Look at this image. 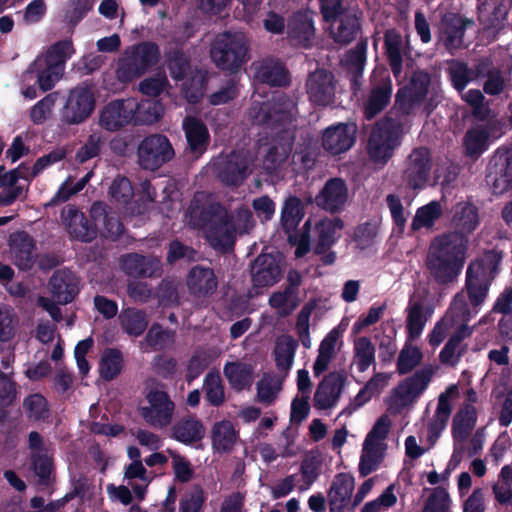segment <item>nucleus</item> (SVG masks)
<instances>
[{"label": "nucleus", "mask_w": 512, "mask_h": 512, "mask_svg": "<svg viewBox=\"0 0 512 512\" xmlns=\"http://www.w3.org/2000/svg\"><path fill=\"white\" fill-rule=\"evenodd\" d=\"M294 108V101L283 92L273 94L270 100L254 108L253 118L257 124L277 130L263 157V169L268 175L277 173L293 149L295 135L288 126L292 123Z\"/></svg>", "instance_id": "1"}, {"label": "nucleus", "mask_w": 512, "mask_h": 512, "mask_svg": "<svg viewBox=\"0 0 512 512\" xmlns=\"http://www.w3.org/2000/svg\"><path fill=\"white\" fill-rule=\"evenodd\" d=\"M469 239L461 232H445L430 244L426 265L440 285L453 283L460 275L467 256Z\"/></svg>", "instance_id": "2"}, {"label": "nucleus", "mask_w": 512, "mask_h": 512, "mask_svg": "<svg viewBox=\"0 0 512 512\" xmlns=\"http://www.w3.org/2000/svg\"><path fill=\"white\" fill-rule=\"evenodd\" d=\"M502 252L487 250L483 257L472 260L466 270L465 285L461 293H466L468 302L475 313L485 303L490 287L499 273Z\"/></svg>", "instance_id": "3"}, {"label": "nucleus", "mask_w": 512, "mask_h": 512, "mask_svg": "<svg viewBox=\"0 0 512 512\" xmlns=\"http://www.w3.org/2000/svg\"><path fill=\"white\" fill-rule=\"evenodd\" d=\"M322 19L330 23L329 35L341 46L352 43L361 32L360 17L344 6V0H322Z\"/></svg>", "instance_id": "4"}, {"label": "nucleus", "mask_w": 512, "mask_h": 512, "mask_svg": "<svg viewBox=\"0 0 512 512\" xmlns=\"http://www.w3.org/2000/svg\"><path fill=\"white\" fill-rule=\"evenodd\" d=\"M304 216L305 206L303 201L297 196H288L281 209L280 223L284 233L287 235L288 242L291 246L296 247V258L304 257L311 249V219L309 218L305 221L300 231L296 230Z\"/></svg>", "instance_id": "5"}, {"label": "nucleus", "mask_w": 512, "mask_h": 512, "mask_svg": "<svg viewBox=\"0 0 512 512\" xmlns=\"http://www.w3.org/2000/svg\"><path fill=\"white\" fill-rule=\"evenodd\" d=\"M248 50L244 34L225 31L213 41L210 55L219 69L235 73L247 61Z\"/></svg>", "instance_id": "6"}, {"label": "nucleus", "mask_w": 512, "mask_h": 512, "mask_svg": "<svg viewBox=\"0 0 512 512\" xmlns=\"http://www.w3.org/2000/svg\"><path fill=\"white\" fill-rule=\"evenodd\" d=\"M159 57L160 49L155 42L144 41L132 46L118 61L117 79L121 83H129L139 78L158 63Z\"/></svg>", "instance_id": "7"}, {"label": "nucleus", "mask_w": 512, "mask_h": 512, "mask_svg": "<svg viewBox=\"0 0 512 512\" xmlns=\"http://www.w3.org/2000/svg\"><path fill=\"white\" fill-rule=\"evenodd\" d=\"M400 131V124L392 118L385 117L376 122L367 142V152L374 164L383 167L394 156L401 144Z\"/></svg>", "instance_id": "8"}, {"label": "nucleus", "mask_w": 512, "mask_h": 512, "mask_svg": "<svg viewBox=\"0 0 512 512\" xmlns=\"http://www.w3.org/2000/svg\"><path fill=\"white\" fill-rule=\"evenodd\" d=\"M94 88L91 81H84L70 90L61 112L63 122L69 125L80 124L91 116L96 106Z\"/></svg>", "instance_id": "9"}, {"label": "nucleus", "mask_w": 512, "mask_h": 512, "mask_svg": "<svg viewBox=\"0 0 512 512\" xmlns=\"http://www.w3.org/2000/svg\"><path fill=\"white\" fill-rule=\"evenodd\" d=\"M432 165V154L427 147L413 148L403 163L402 182L408 189L423 190L430 179Z\"/></svg>", "instance_id": "10"}, {"label": "nucleus", "mask_w": 512, "mask_h": 512, "mask_svg": "<svg viewBox=\"0 0 512 512\" xmlns=\"http://www.w3.org/2000/svg\"><path fill=\"white\" fill-rule=\"evenodd\" d=\"M174 156V148L168 137L163 134L145 136L137 148L138 164L148 171L158 170Z\"/></svg>", "instance_id": "11"}, {"label": "nucleus", "mask_w": 512, "mask_h": 512, "mask_svg": "<svg viewBox=\"0 0 512 512\" xmlns=\"http://www.w3.org/2000/svg\"><path fill=\"white\" fill-rule=\"evenodd\" d=\"M148 406L139 408L141 417L150 426L162 429L171 424L175 404L166 391L151 389L146 394Z\"/></svg>", "instance_id": "12"}, {"label": "nucleus", "mask_w": 512, "mask_h": 512, "mask_svg": "<svg viewBox=\"0 0 512 512\" xmlns=\"http://www.w3.org/2000/svg\"><path fill=\"white\" fill-rule=\"evenodd\" d=\"M135 111L132 99H116L106 104L99 113V126L108 132H117L134 125Z\"/></svg>", "instance_id": "13"}, {"label": "nucleus", "mask_w": 512, "mask_h": 512, "mask_svg": "<svg viewBox=\"0 0 512 512\" xmlns=\"http://www.w3.org/2000/svg\"><path fill=\"white\" fill-rule=\"evenodd\" d=\"M206 239L215 249L227 253L233 249L237 227L234 217L226 210L205 230Z\"/></svg>", "instance_id": "14"}, {"label": "nucleus", "mask_w": 512, "mask_h": 512, "mask_svg": "<svg viewBox=\"0 0 512 512\" xmlns=\"http://www.w3.org/2000/svg\"><path fill=\"white\" fill-rule=\"evenodd\" d=\"M392 81L389 74L374 78L372 87L363 104V116L371 121L389 105L392 97Z\"/></svg>", "instance_id": "15"}, {"label": "nucleus", "mask_w": 512, "mask_h": 512, "mask_svg": "<svg viewBox=\"0 0 512 512\" xmlns=\"http://www.w3.org/2000/svg\"><path fill=\"white\" fill-rule=\"evenodd\" d=\"M90 217L96 226V232L112 241L121 237L124 232V225L117 213L110 206L102 201H96L91 205Z\"/></svg>", "instance_id": "16"}, {"label": "nucleus", "mask_w": 512, "mask_h": 512, "mask_svg": "<svg viewBox=\"0 0 512 512\" xmlns=\"http://www.w3.org/2000/svg\"><path fill=\"white\" fill-rule=\"evenodd\" d=\"M434 372L431 365H425L399 383L395 389V395L402 405H408L422 395L431 382Z\"/></svg>", "instance_id": "17"}, {"label": "nucleus", "mask_w": 512, "mask_h": 512, "mask_svg": "<svg viewBox=\"0 0 512 512\" xmlns=\"http://www.w3.org/2000/svg\"><path fill=\"white\" fill-rule=\"evenodd\" d=\"M252 285L255 288H265L276 284L282 277L279 261L272 254L258 255L250 268Z\"/></svg>", "instance_id": "18"}, {"label": "nucleus", "mask_w": 512, "mask_h": 512, "mask_svg": "<svg viewBox=\"0 0 512 512\" xmlns=\"http://www.w3.org/2000/svg\"><path fill=\"white\" fill-rule=\"evenodd\" d=\"M120 266L126 275L135 278H153L162 273V263L158 258L138 253L122 255Z\"/></svg>", "instance_id": "19"}, {"label": "nucleus", "mask_w": 512, "mask_h": 512, "mask_svg": "<svg viewBox=\"0 0 512 512\" xmlns=\"http://www.w3.org/2000/svg\"><path fill=\"white\" fill-rule=\"evenodd\" d=\"M356 128L353 124L338 123L322 131V148L332 155L349 150L355 142Z\"/></svg>", "instance_id": "20"}, {"label": "nucleus", "mask_w": 512, "mask_h": 512, "mask_svg": "<svg viewBox=\"0 0 512 512\" xmlns=\"http://www.w3.org/2000/svg\"><path fill=\"white\" fill-rule=\"evenodd\" d=\"M182 129L184 131L187 150L195 157L202 156L210 144V133L202 119L188 115L183 119Z\"/></svg>", "instance_id": "21"}, {"label": "nucleus", "mask_w": 512, "mask_h": 512, "mask_svg": "<svg viewBox=\"0 0 512 512\" xmlns=\"http://www.w3.org/2000/svg\"><path fill=\"white\" fill-rule=\"evenodd\" d=\"M494 163L487 175V181L492 184V191L495 195H501L512 189V152L498 149L495 153Z\"/></svg>", "instance_id": "22"}, {"label": "nucleus", "mask_w": 512, "mask_h": 512, "mask_svg": "<svg viewBox=\"0 0 512 512\" xmlns=\"http://www.w3.org/2000/svg\"><path fill=\"white\" fill-rule=\"evenodd\" d=\"M9 246L14 264L24 271L32 269L36 261V242L26 231H17L10 235Z\"/></svg>", "instance_id": "23"}, {"label": "nucleus", "mask_w": 512, "mask_h": 512, "mask_svg": "<svg viewBox=\"0 0 512 512\" xmlns=\"http://www.w3.org/2000/svg\"><path fill=\"white\" fill-rule=\"evenodd\" d=\"M186 285L193 297L208 298L216 292L218 279L212 268L195 265L187 274Z\"/></svg>", "instance_id": "24"}, {"label": "nucleus", "mask_w": 512, "mask_h": 512, "mask_svg": "<svg viewBox=\"0 0 512 512\" xmlns=\"http://www.w3.org/2000/svg\"><path fill=\"white\" fill-rule=\"evenodd\" d=\"M430 75L424 71L414 72L410 86L404 91L399 89L396 94V103L401 110L407 113L414 105L423 102L428 94Z\"/></svg>", "instance_id": "25"}, {"label": "nucleus", "mask_w": 512, "mask_h": 512, "mask_svg": "<svg viewBox=\"0 0 512 512\" xmlns=\"http://www.w3.org/2000/svg\"><path fill=\"white\" fill-rule=\"evenodd\" d=\"M206 434L203 422L193 414L179 418L171 427L170 437L186 446L201 442Z\"/></svg>", "instance_id": "26"}, {"label": "nucleus", "mask_w": 512, "mask_h": 512, "mask_svg": "<svg viewBox=\"0 0 512 512\" xmlns=\"http://www.w3.org/2000/svg\"><path fill=\"white\" fill-rule=\"evenodd\" d=\"M248 160L239 153L232 152L217 166V177L227 186H238L248 176Z\"/></svg>", "instance_id": "27"}, {"label": "nucleus", "mask_w": 512, "mask_h": 512, "mask_svg": "<svg viewBox=\"0 0 512 512\" xmlns=\"http://www.w3.org/2000/svg\"><path fill=\"white\" fill-rule=\"evenodd\" d=\"M67 221L66 229L71 238L82 242H91L97 237L96 226L83 212L74 206H68L62 211Z\"/></svg>", "instance_id": "28"}, {"label": "nucleus", "mask_w": 512, "mask_h": 512, "mask_svg": "<svg viewBox=\"0 0 512 512\" xmlns=\"http://www.w3.org/2000/svg\"><path fill=\"white\" fill-rule=\"evenodd\" d=\"M63 71L48 64L45 59L36 57L24 72V80H35L38 88L42 92H47L54 88L60 80Z\"/></svg>", "instance_id": "29"}, {"label": "nucleus", "mask_w": 512, "mask_h": 512, "mask_svg": "<svg viewBox=\"0 0 512 512\" xmlns=\"http://www.w3.org/2000/svg\"><path fill=\"white\" fill-rule=\"evenodd\" d=\"M49 286L53 299L62 305L71 303L79 292L75 276L64 270L54 272Z\"/></svg>", "instance_id": "30"}, {"label": "nucleus", "mask_w": 512, "mask_h": 512, "mask_svg": "<svg viewBox=\"0 0 512 512\" xmlns=\"http://www.w3.org/2000/svg\"><path fill=\"white\" fill-rule=\"evenodd\" d=\"M256 78L271 87H284L290 83V74L279 60L264 59L256 69Z\"/></svg>", "instance_id": "31"}, {"label": "nucleus", "mask_w": 512, "mask_h": 512, "mask_svg": "<svg viewBox=\"0 0 512 512\" xmlns=\"http://www.w3.org/2000/svg\"><path fill=\"white\" fill-rule=\"evenodd\" d=\"M353 489L354 478L351 475L337 474L328 494L330 512H343L350 501Z\"/></svg>", "instance_id": "32"}, {"label": "nucleus", "mask_w": 512, "mask_h": 512, "mask_svg": "<svg viewBox=\"0 0 512 512\" xmlns=\"http://www.w3.org/2000/svg\"><path fill=\"white\" fill-rule=\"evenodd\" d=\"M473 24V20L465 19L459 14H449L445 16L442 20V29L446 48H461L466 29Z\"/></svg>", "instance_id": "33"}, {"label": "nucleus", "mask_w": 512, "mask_h": 512, "mask_svg": "<svg viewBox=\"0 0 512 512\" xmlns=\"http://www.w3.org/2000/svg\"><path fill=\"white\" fill-rule=\"evenodd\" d=\"M451 225L453 232H461L468 237L479 225L478 208L470 202H459L452 209Z\"/></svg>", "instance_id": "34"}, {"label": "nucleus", "mask_w": 512, "mask_h": 512, "mask_svg": "<svg viewBox=\"0 0 512 512\" xmlns=\"http://www.w3.org/2000/svg\"><path fill=\"white\" fill-rule=\"evenodd\" d=\"M348 198L346 183L341 178H332L322 188V210L331 213L343 210Z\"/></svg>", "instance_id": "35"}, {"label": "nucleus", "mask_w": 512, "mask_h": 512, "mask_svg": "<svg viewBox=\"0 0 512 512\" xmlns=\"http://www.w3.org/2000/svg\"><path fill=\"white\" fill-rule=\"evenodd\" d=\"M226 210L219 202L202 204L195 197L188 208V213L195 227L206 230Z\"/></svg>", "instance_id": "36"}, {"label": "nucleus", "mask_w": 512, "mask_h": 512, "mask_svg": "<svg viewBox=\"0 0 512 512\" xmlns=\"http://www.w3.org/2000/svg\"><path fill=\"white\" fill-rule=\"evenodd\" d=\"M490 134L491 129L485 125L468 129L462 141L465 155L474 160L478 159L489 147Z\"/></svg>", "instance_id": "37"}, {"label": "nucleus", "mask_w": 512, "mask_h": 512, "mask_svg": "<svg viewBox=\"0 0 512 512\" xmlns=\"http://www.w3.org/2000/svg\"><path fill=\"white\" fill-rule=\"evenodd\" d=\"M402 35L395 28L387 29L384 33V50L395 78H398L403 69Z\"/></svg>", "instance_id": "38"}, {"label": "nucleus", "mask_w": 512, "mask_h": 512, "mask_svg": "<svg viewBox=\"0 0 512 512\" xmlns=\"http://www.w3.org/2000/svg\"><path fill=\"white\" fill-rule=\"evenodd\" d=\"M238 432L229 420L215 422L211 431V444L218 453H229L233 450Z\"/></svg>", "instance_id": "39"}, {"label": "nucleus", "mask_w": 512, "mask_h": 512, "mask_svg": "<svg viewBox=\"0 0 512 512\" xmlns=\"http://www.w3.org/2000/svg\"><path fill=\"white\" fill-rule=\"evenodd\" d=\"M223 373L235 391L240 392L250 388L253 383L254 369L250 364L241 361L227 362L224 365Z\"/></svg>", "instance_id": "40"}, {"label": "nucleus", "mask_w": 512, "mask_h": 512, "mask_svg": "<svg viewBox=\"0 0 512 512\" xmlns=\"http://www.w3.org/2000/svg\"><path fill=\"white\" fill-rule=\"evenodd\" d=\"M346 380L347 373L345 370L331 372L322 379V410L336 404Z\"/></svg>", "instance_id": "41"}, {"label": "nucleus", "mask_w": 512, "mask_h": 512, "mask_svg": "<svg viewBox=\"0 0 512 512\" xmlns=\"http://www.w3.org/2000/svg\"><path fill=\"white\" fill-rule=\"evenodd\" d=\"M476 421V408L472 404H464L453 418L452 437L454 441L466 440L474 429Z\"/></svg>", "instance_id": "42"}, {"label": "nucleus", "mask_w": 512, "mask_h": 512, "mask_svg": "<svg viewBox=\"0 0 512 512\" xmlns=\"http://www.w3.org/2000/svg\"><path fill=\"white\" fill-rule=\"evenodd\" d=\"M367 40H360L356 46L346 52L344 63L347 70L352 75V86L359 85V79L362 78L366 64Z\"/></svg>", "instance_id": "43"}, {"label": "nucleus", "mask_w": 512, "mask_h": 512, "mask_svg": "<svg viewBox=\"0 0 512 512\" xmlns=\"http://www.w3.org/2000/svg\"><path fill=\"white\" fill-rule=\"evenodd\" d=\"M375 353V346L369 337L361 336L354 340L353 361L357 366L358 372L363 373L371 365H376Z\"/></svg>", "instance_id": "44"}, {"label": "nucleus", "mask_w": 512, "mask_h": 512, "mask_svg": "<svg viewBox=\"0 0 512 512\" xmlns=\"http://www.w3.org/2000/svg\"><path fill=\"white\" fill-rule=\"evenodd\" d=\"M123 354L117 348H107L99 362V374L105 381L115 379L123 369Z\"/></svg>", "instance_id": "45"}, {"label": "nucleus", "mask_w": 512, "mask_h": 512, "mask_svg": "<svg viewBox=\"0 0 512 512\" xmlns=\"http://www.w3.org/2000/svg\"><path fill=\"white\" fill-rule=\"evenodd\" d=\"M133 110L135 111L134 125H150L160 120L163 113V107L158 100L147 99L139 103L133 100Z\"/></svg>", "instance_id": "46"}, {"label": "nucleus", "mask_w": 512, "mask_h": 512, "mask_svg": "<svg viewBox=\"0 0 512 512\" xmlns=\"http://www.w3.org/2000/svg\"><path fill=\"white\" fill-rule=\"evenodd\" d=\"M74 52L72 39L66 38L55 42L48 48L45 54L38 57L45 59L48 64L63 71L66 61L71 58Z\"/></svg>", "instance_id": "47"}, {"label": "nucleus", "mask_w": 512, "mask_h": 512, "mask_svg": "<svg viewBox=\"0 0 512 512\" xmlns=\"http://www.w3.org/2000/svg\"><path fill=\"white\" fill-rule=\"evenodd\" d=\"M23 408L28 419L36 422H48L51 411L47 399L40 393H33L23 400Z\"/></svg>", "instance_id": "48"}, {"label": "nucleus", "mask_w": 512, "mask_h": 512, "mask_svg": "<svg viewBox=\"0 0 512 512\" xmlns=\"http://www.w3.org/2000/svg\"><path fill=\"white\" fill-rule=\"evenodd\" d=\"M456 390L455 385H451L446 393L440 394L435 412V419L428 424V432L431 436L438 437L440 432L446 427L449 420L452 406L448 399V394Z\"/></svg>", "instance_id": "49"}, {"label": "nucleus", "mask_w": 512, "mask_h": 512, "mask_svg": "<svg viewBox=\"0 0 512 512\" xmlns=\"http://www.w3.org/2000/svg\"><path fill=\"white\" fill-rule=\"evenodd\" d=\"M442 207L438 201H431L419 207L412 219L411 230L419 231L422 228L431 229L442 216Z\"/></svg>", "instance_id": "50"}, {"label": "nucleus", "mask_w": 512, "mask_h": 512, "mask_svg": "<svg viewBox=\"0 0 512 512\" xmlns=\"http://www.w3.org/2000/svg\"><path fill=\"white\" fill-rule=\"evenodd\" d=\"M119 318L123 331L130 336L138 337L147 329V315L142 310L128 308L122 311Z\"/></svg>", "instance_id": "51"}, {"label": "nucleus", "mask_w": 512, "mask_h": 512, "mask_svg": "<svg viewBox=\"0 0 512 512\" xmlns=\"http://www.w3.org/2000/svg\"><path fill=\"white\" fill-rule=\"evenodd\" d=\"M93 8L92 0H68L63 7V22L70 32L84 19Z\"/></svg>", "instance_id": "52"}, {"label": "nucleus", "mask_w": 512, "mask_h": 512, "mask_svg": "<svg viewBox=\"0 0 512 512\" xmlns=\"http://www.w3.org/2000/svg\"><path fill=\"white\" fill-rule=\"evenodd\" d=\"M297 346V341L291 336L278 338L274 348L275 363L278 370L287 371L291 368Z\"/></svg>", "instance_id": "53"}, {"label": "nucleus", "mask_w": 512, "mask_h": 512, "mask_svg": "<svg viewBox=\"0 0 512 512\" xmlns=\"http://www.w3.org/2000/svg\"><path fill=\"white\" fill-rule=\"evenodd\" d=\"M206 401L213 407H220L225 402V388L219 372L210 371L203 381Z\"/></svg>", "instance_id": "54"}, {"label": "nucleus", "mask_w": 512, "mask_h": 512, "mask_svg": "<svg viewBox=\"0 0 512 512\" xmlns=\"http://www.w3.org/2000/svg\"><path fill=\"white\" fill-rule=\"evenodd\" d=\"M424 306L421 302L410 303L407 308L406 332L408 340L420 337L427 318L423 314Z\"/></svg>", "instance_id": "55"}, {"label": "nucleus", "mask_w": 512, "mask_h": 512, "mask_svg": "<svg viewBox=\"0 0 512 512\" xmlns=\"http://www.w3.org/2000/svg\"><path fill=\"white\" fill-rule=\"evenodd\" d=\"M422 360L423 353L421 349L406 343L399 352L396 371L399 375H406L418 367Z\"/></svg>", "instance_id": "56"}, {"label": "nucleus", "mask_w": 512, "mask_h": 512, "mask_svg": "<svg viewBox=\"0 0 512 512\" xmlns=\"http://www.w3.org/2000/svg\"><path fill=\"white\" fill-rule=\"evenodd\" d=\"M386 381L387 376L384 373L374 374L354 397V408H361L366 403H368L372 399V397L379 395L383 387L385 386Z\"/></svg>", "instance_id": "57"}, {"label": "nucleus", "mask_w": 512, "mask_h": 512, "mask_svg": "<svg viewBox=\"0 0 512 512\" xmlns=\"http://www.w3.org/2000/svg\"><path fill=\"white\" fill-rule=\"evenodd\" d=\"M167 66L171 77L174 80L181 81L190 72V58L184 53L182 48H174L167 54Z\"/></svg>", "instance_id": "58"}, {"label": "nucleus", "mask_w": 512, "mask_h": 512, "mask_svg": "<svg viewBox=\"0 0 512 512\" xmlns=\"http://www.w3.org/2000/svg\"><path fill=\"white\" fill-rule=\"evenodd\" d=\"M509 14V8L504 2L497 3L492 12L486 17H480L485 32H490L494 36L498 35L505 27Z\"/></svg>", "instance_id": "59"}, {"label": "nucleus", "mask_w": 512, "mask_h": 512, "mask_svg": "<svg viewBox=\"0 0 512 512\" xmlns=\"http://www.w3.org/2000/svg\"><path fill=\"white\" fill-rule=\"evenodd\" d=\"M448 77L452 86L459 92H462L472 78V71L467 63L459 60H452L447 69Z\"/></svg>", "instance_id": "60"}, {"label": "nucleus", "mask_w": 512, "mask_h": 512, "mask_svg": "<svg viewBox=\"0 0 512 512\" xmlns=\"http://www.w3.org/2000/svg\"><path fill=\"white\" fill-rule=\"evenodd\" d=\"M319 468L320 448L316 446L305 454L301 463L300 471L306 484V488H308L317 480L319 475Z\"/></svg>", "instance_id": "61"}, {"label": "nucleus", "mask_w": 512, "mask_h": 512, "mask_svg": "<svg viewBox=\"0 0 512 512\" xmlns=\"http://www.w3.org/2000/svg\"><path fill=\"white\" fill-rule=\"evenodd\" d=\"M287 32L292 39L299 42L308 41L314 32L313 22L304 15H296L289 20Z\"/></svg>", "instance_id": "62"}, {"label": "nucleus", "mask_w": 512, "mask_h": 512, "mask_svg": "<svg viewBox=\"0 0 512 512\" xmlns=\"http://www.w3.org/2000/svg\"><path fill=\"white\" fill-rule=\"evenodd\" d=\"M347 328V324L340 323L334 327L325 337L322 339V372L326 371L328 365L335 354L336 344L342 337L343 333Z\"/></svg>", "instance_id": "63"}, {"label": "nucleus", "mask_w": 512, "mask_h": 512, "mask_svg": "<svg viewBox=\"0 0 512 512\" xmlns=\"http://www.w3.org/2000/svg\"><path fill=\"white\" fill-rule=\"evenodd\" d=\"M450 496L445 488L436 487L427 498L421 512H448Z\"/></svg>", "instance_id": "64"}]
</instances>
